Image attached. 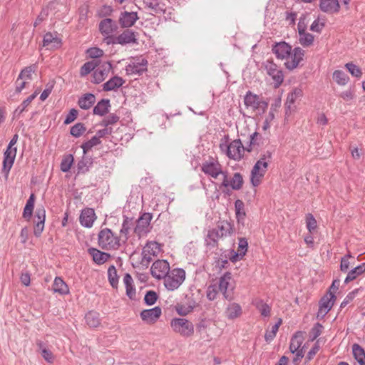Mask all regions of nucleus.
<instances>
[{"label": "nucleus", "mask_w": 365, "mask_h": 365, "mask_svg": "<svg viewBox=\"0 0 365 365\" xmlns=\"http://www.w3.org/2000/svg\"><path fill=\"white\" fill-rule=\"evenodd\" d=\"M352 352L354 359L359 365H365V351L364 349L357 344L352 346Z\"/></svg>", "instance_id": "58836bf2"}, {"label": "nucleus", "mask_w": 365, "mask_h": 365, "mask_svg": "<svg viewBox=\"0 0 365 365\" xmlns=\"http://www.w3.org/2000/svg\"><path fill=\"white\" fill-rule=\"evenodd\" d=\"M170 327L173 330L185 337H189L194 333L192 322L185 318H174L171 320Z\"/></svg>", "instance_id": "423d86ee"}, {"label": "nucleus", "mask_w": 365, "mask_h": 365, "mask_svg": "<svg viewBox=\"0 0 365 365\" xmlns=\"http://www.w3.org/2000/svg\"><path fill=\"white\" fill-rule=\"evenodd\" d=\"M333 79L339 86H345L349 81V77L343 71L336 70L333 73Z\"/></svg>", "instance_id": "37998d69"}, {"label": "nucleus", "mask_w": 365, "mask_h": 365, "mask_svg": "<svg viewBox=\"0 0 365 365\" xmlns=\"http://www.w3.org/2000/svg\"><path fill=\"white\" fill-rule=\"evenodd\" d=\"M243 178L240 173H235L230 180H228V173L225 171L223 173V179L222 183L220 185L219 188L231 187L232 190H239L243 185Z\"/></svg>", "instance_id": "9b49d317"}, {"label": "nucleus", "mask_w": 365, "mask_h": 365, "mask_svg": "<svg viewBox=\"0 0 365 365\" xmlns=\"http://www.w3.org/2000/svg\"><path fill=\"white\" fill-rule=\"evenodd\" d=\"M43 46H48L54 43L53 46H58L61 44V40L56 36H53L51 33H46L43 36Z\"/></svg>", "instance_id": "3c124183"}, {"label": "nucleus", "mask_w": 365, "mask_h": 365, "mask_svg": "<svg viewBox=\"0 0 365 365\" xmlns=\"http://www.w3.org/2000/svg\"><path fill=\"white\" fill-rule=\"evenodd\" d=\"M16 153V148L10 150L9 148H6L4 153L2 172L5 174L6 178H8L9 173L14 165Z\"/></svg>", "instance_id": "a211bd4d"}, {"label": "nucleus", "mask_w": 365, "mask_h": 365, "mask_svg": "<svg viewBox=\"0 0 365 365\" xmlns=\"http://www.w3.org/2000/svg\"><path fill=\"white\" fill-rule=\"evenodd\" d=\"M215 230H217V232L220 233L221 238L230 236L234 232L233 225L227 220L219 222Z\"/></svg>", "instance_id": "cd10ccee"}, {"label": "nucleus", "mask_w": 365, "mask_h": 365, "mask_svg": "<svg viewBox=\"0 0 365 365\" xmlns=\"http://www.w3.org/2000/svg\"><path fill=\"white\" fill-rule=\"evenodd\" d=\"M85 320L86 324L91 328L98 327L101 322L100 314L94 311L88 312L85 316Z\"/></svg>", "instance_id": "72a5a7b5"}, {"label": "nucleus", "mask_w": 365, "mask_h": 365, "mask_svg": "<svg viewBox=\"0 0 365 365\" xmlns=\"http://www.w3.org/2000/svg\"><path fill=\"white\" fill-rule=\"evenodd\" d=\"M98 245L106 250H117L120 247V237L109 228L101 229L98 235Z\"/></svg>", "instance_id": "7ed1b4c3"}, {"label": "nucleus", "mask_w": 365, "mask_h": 365, "mask_svg": "<svg viewBox=\"0 0 365 365\" xmlns=\"http://www.w3.org/2000/svg\"><path fill=\"white\" fill-rule=\"evenodd\" d=\"M257 309L259 311L262 316L267 317L270 314V307L263 301H259L256 304Z\"/></svg>", "instance_id": "4d7b16f0"}, {"label": "nucleus", "mask_w": 365, "mask_h": 365, "mask_svg": "<svg viewBox=\"0 0 365 365\" xmlns=\"http://www.w3.org/2000/svg\"><path fill=\"white\" fill-rule=\"evenodd\" d=\"M201 170L207 175L216 179L220 175L223 176L222 165L215 159L205 161L201 165Z\"/></svg>", "instance_id": "1a4fd4ad"}, {"label": "nucleus", "mask_w": 365, "mask_h": 365, "mask_svg": "<svg viewBox=\"0 0 365 365\" xmlns=\"http://www.w3.org/2000/svg\"><path fill=\"white\" fill-rule=\"evenodd\" d=\"M355 90L354 88H349L348 90L341 92L339 94V97L345 101H350L355 98Z\"/></svg>", "instance_id": "0e129e2a"}, {"label": "nucleus", "mask_w": 365, "mask_h": 365, "mask_svg": "<svg viewBox=\"0 0 365 365\" xmlns=\"http://www.w3.org/2000/svg\"><path fill=\"white\" fill-rule=\"evenodd\" d=\"M123 282L126 289V295L130 299H135V288L133 284V279L131 275L128 273H125L123 277Z\"/></svg>", "instance_id": "f704fd0d"}, {"label": "nucleus", "mask_w": 365, "mask_h": 365, "mask_svg": "<svg viewBox=\"0 0 365 365\" xmlns=\"http://www.w3.org/2000/svg\"><path fill=\"white\" fill-rule=\"evenodd\" d=\"M34 203H35V195L34 193L31 194L29 199L27 200V202L26 203V205L24 208L22 217L26 220L30 221L34 212Z\"/></svg>", "instance_id": "473e14b6"}, {"label": "nucleus", "mask_w": 365, "mask_h": 365, "mask_svg": "<svg viewBox=\"0 0 365 365\" xmlns=\"http://www.w3.org/2000/svg\"><path fill=\"white\" fill-rule=\"evenodd\" d=\"M161 314V308L155 307L152 309L143 310L140 315L143 322L147 324H153L160 318Z\"/></svg>", "instance_id": "412c9836"}, {"label": "nucleus", "mask_w": 365, "mask_h": 365, "mask_svg": "<svg viewBox=\"0 0 365 365\" xmlns=\"http://www.w3.org/2000/svg\"><path fill=\"white\" fill-rule=\"evenodd\" d=\"M133 225V218L123 216V222L121 229L120 230V233L121 235L125 237V240L128 239V234Z\"/></svg>", "instance_id": "79ce46f5"}, {"label": "nucleus", "mask_w": 365, "mask_h": 365, "mask_svg": "<svg viewBox=\"0 0 365 365\" xmlns=\"http://www.w3.org/2000/svg\"><path fill=\"white\" fill-rule=\"evenodd\" d=\"M306 224L307 230L311 233L317 228V220L310 213L306 215Z\"/></svg>", "instance_id": "e2e57ef3"}, {"label": "nucleus", "mask_w": 365, "mask_h": 365, "mask_svg": "<svg viewBox=\"0 0 365 365\" xmlns=\"http://www.w3.org/2000/svg\"><path fill=\"white\" fill-rule=\"evenodd\" d=\"M98 60H92L85 63L81 68L80 74L81 76H85L94 71L98 66Z\"/></svg>", "instance_id": "c03bdc74"}, {"label": "nucleus", "mask_w": 365, "mask_h": 365, "mask_svg": "<svg viewBox=\"0 0 365 365\" xmlns=\"http://www.w3.org/2000/svg\"><path fill=\"white\" fill-rule=\"evenodd\" d=\"M157 299V293L153 290L148 291L144 297V302L148 306L154 304Z\"/></svg>", "instance_id": "680f3d73"}, {"label": "nucleus", "mask_w": 365, "mask_h": 365, "mask_svg": "<svg viewBox=\"0 0 365 365\" xmlns=\"http://www.w3.org/2000/svg\"><path fill=\"white\" fill-rule=\"evenodd\" d=\"M112 68V64L107 61L102 63L93 73L92 82L96 84H98L103 81L105 78L108 76L109 72Z\"/></svg>", "instance_id": "6ab92c4d"}, {"label": "nucleus", "mask_w": 365, "mask_h": 365, "mask_svg": "<svg viewBox=\"0 0 365 365\" xmlns=\"http://www.w3.org/2000/svg\"><path fill=\"white\" fill-rule=\"evenodd\" d=\"M101 143V140L96 136H93L91 140L83 143L81 145V148L83 149V153L86 154L89 150L92 149L96 145H98Z\"/></svg>", "instance_id": "de8ad7c7"}, {"label": "nucleus", "mask_w": 365, "mask_h": 365, "mask_svg": "<svg viewBox=\"0 0 365 365\" xmlns=\"http://www.w3.org/2000/svg\"><path fill=\"white\" fill-rule=\"evenodd\" d=\"M345 68L354 77L361 78V76H362L361 69L352 62L346 63Z\"/></svg>", "instance_id": "5fc2aeb1"}, {"label": "nucleus", "mask_w": 365, "mask_h": 365, "mask_svg": "<svg viewBox=\"0 0 365 365\" xmlns=\"http://www.w3.org/2000/svg\"><path fill=\"white\" fill-rule=\"evenodd\" d=\"M120 118L115 113L109 114L106 118L103 119L101 125L104 127H108L110 125L116 123L119 120Z\"/></svg>", "instance_id": "bf43d9fd"}, {"label": "nucleus", "mask_w": 365, "mask_h": 365, "mask_svg": "<svg viewBox=\"0 0 365 365\" xmlns=\"http://www.w3.org/2000/svg\"><path fill=\"white\" fill-rule=\"evenodd\" d=\"M136 36V32L130 29H125L122 34L116 36V41L118 44L120 45L138 43V39Z\"/></svg>", "instance_id": "4be33fe9"}, {"label": "nucleus", "mask_w": 365, "mask_h": 365, "mask_svg": "<svg viewBox=\"0 0 365 365\" xmlns=\"http://www.w3.org/2000/svg\"><path fill=\"white\" fill-rule=\"evenodd\" d=\"M125 83V80L118 76H115L103 85L104 91H115Z\"/></svg>", "instance_id": "c756f323"}, {"label": "nucleus", "mask_w": 365, "mask_h": 365, "mask_svg": "<svg viewBox=\"0 0 365 365\" xmlns=\"http://www.w3.org/2000/svg\"><path fill=\"white\" fill-rule=\"evenodd\" d=\"M235 215H236V218L237 220V222H242L245 218L246 213L245 211L244 202L241 200H235Z\"/></svg>", "instance_id": "a19ab883"}, {"label": "nucleus", "mask_w": 365, "mask_h": 365, "mask_svg": "<svg viewBox=\"0 0 365 365\" xmlns=\"http://www.w3.org/2000/svg\"><path fill=\"white\" fill-rule=\"evenodd\" d=\"M88 252L92 256L93 260L98 264H104L110 257V254L93 247L89 248Z\"/></svg>", "instance_id": "c85d7f7f"}, {"label": "nucleus", "mask_w": 365, "mask_h": 365, "mask_svg": "<svg viewBox=\"0 0 365 365\" xmlns=\"http://www.w3.org/2000/svg\"><path fill=\"white\" fill-rule=\"evenodd\" d=\"M92 163H93L90 158L83 157L82 159L78 163V173H85L88 172Z\"/></svg>", "instance_id": "09e8293b"}, {"label": "nucleus", "mask_w": 365, "mask_h": 365, "mask_svg": "<svg viewBox=\"0 0 365 365\" xmlns=\"http://www.w3.org/2000/svg\"><path fill=\"white\" fill-rule=\"evenodd\" d=\"M282 320L279 319L278 322L272 326L270 331H267L264 335V339L267 341H272L276 336L279 326L282 324Z\"/></svg>", "instance_id": "864d4df0"}, {"label": "nucleus", "mask_w": 365, "mask_h": 365, "mask_svg": "<svg viewBox=\"0 0 365 365\" xmlns=\"http://www.w3.org/2000/svg\"><path fill=\"white\" fill-rule=\"evenodd\" d=\"M225 314L228 319H235L242 314V308L239 304L232 303L227 307Z\"/></svg>", "instance_id": "4c0bfd02"}, {"label": "nucleus", "mask_w": 365, "mask_h": 365, "mask_svg": "<svg viewBox=\"0 0 365 365\" xmlns=\"http://www.w3.org/2000/svg\"><path fill=\"white\" fill-rule=\"evenodd\" d=\"M110 108V103L109 99H101L98 101L96 106L93 109V113L94 115L104 116L109 112Z\"/></svg>", "instance_id": "7c9ffc66"}, {"label": "nucleus", "mask_w": 365, "mask_h": 365, "mask_svg": "<svg viewBox=\"0 0 365 365\" xmlns=\"http://www.w3.org/2000/svg\"><path fill=\"white\" fill-rule=\"evenodd\" d=\"M272 51L277 58L287 59L284 66L289 71L296 68L304 56V51L302 48L295 47L292 50V46L285 41L276 43L272 46Z\"/></svg>", "instance_id": "f257e3e1"}, {"label": "nucleus", "mask_w": 365, "mask_h": 365, "mask_svg": "<svg viewBox=\"0 0 365 365\" xmlns=\"http://www.w3.org/2000/svg\"><path fill=\"white\" fill-rule=\"evenodd\" d=\"M322 329H323V326L321 324H319V323L315 324L314 326L312 328V329L310 331L309 339L311 341L315 340L322 334Z\"/></svg>", "instance_id": "052dcab7"}, {"label": "nucleus", "mask_w": 365, "mask_h": 365, "mask_svg": "<svg viewBox=\"0 0 365 365\" xmlns=\"http://www.w3.org/2000/svg\"><path fill=\"white\" fill-rule=\"evenodd\" d=\"M222 150L226 149L227 155L233 160H240L243 157L244 152L247 150L248 152L252 150L251 148H245L240 139L232 141L229 145H220Z\"/></svg>", "instance_id": "0eeeda50"}, {"label": "nucleus", "mask_w": 365, "mask_h": 365, "mask_svg": "<svg viewBox=\"0 0 365 365\" xmlns=\"http://www.w3.org/2000/svg\"><path fill=\"white\" fill-rule=\"evenodd\" d=\"M86 131V127L83 123H78L71 128L70 133L76 137H80Z\"/></svg>", "instance_id": "6e6d98bb"}, {"label": "nucleus", "mask_w": 365, "mask_h": 365, "mask_svg": "<svg viewBox=\"0 0 365 365\" xmlns=\"http://www.w3.org/2000/svg\"><path fill=\"white\" fill-rule=\"evenodd\" d=\"M247 247H248V242H247V239L245 237L240 238L237 251L241 252L240 254V255H241V257H243L245 255V254L247 251Z\"/></svg>", "instance_id": "774afa93"}, {"label": "nucleus", "mask_w": 365, "mask_h": 365, "mask_svg": "<svg viewBox=\"0 0 365 365\" xmlns=\"http://www.w3.org/2000/svg\"><path fill=\"white\" fill-rule=\"evenodd\" d=\"M262 65L267 73L274 81L276 86L281 85L284 81V75L282 71L279 68L277 65L272 60H267Z\"/></svg>", "instance_id": "9d476101"}, {"label": "nucleus", "mask_w": 365, "mask_h": 365, "mask_svg": "<svg viewBox=\"0 0 365 365\" xmlns=\"http://www.w3.org/2000/svg\"><path fill=\"white\" fill-rule=\"evenodd\" d=\"M96 102V96L92 93H86L79 98L78 106L83 110L90 109Z\"/></svg>", "instance_id": "2f4dec72"}, {"label": "nucleus", "mask_w": 365, "mask_h": 365, "mask_svg": "<svg viewBox=\"0 0 365 365\" xmlns=\"http://www.w3.org/2000/svg\"><path fill=\"white\" fill-rule=\"evenodd\" d=\"M153 215L149 212H144L136 221L134 232L140 236L147 234L150 231V221Z\"/></svg>", "instance_id": "4468645a"}, {"label": "nucleus", "mask_w": 365, "mask_h": 365, "mask_svg": "<svg viewBox=\"0 0 365 365\" xmlns=\"http://www.w3.org/2000/svg\"><path fill=\"white\" fill-rule=\"evenodd\" d=\"M335 299L336 296L332 292L324 295L319 302V309L317 316H325L333 307Z\"/></svg>", "instance_id": "f3484780"}, {"label": "nucleus", "mask_w": 365, "mask_h": 365, "mask_svg": "<svg viewBox=\"0 0 365 365\" xmlns=\"http://www.w3.org/2000/svg\"><path fill=\"white\" fill-rule=\"evenodd\" d=\"M108 278L112 287L117 288L118 284V276L114 265L109 267L108 269Z\"/></svg>", "instance_id": "a18cd8bd"}, {"label": "nucleus", "mask_w": 365, "mask_h": 365, "mask_svg": "<svg viewBox=\"0 0 365 365\" xmlns=\"http://www.w3.org/2000/svg\"><path fill=\"white\" fill-rule=\"evenodd\" d=\"M148 61L143 58L140 62L133 63L126 66L125 71L127 74L141 75L147 71Z\"/></svg>", "instance_id": "a878e982"}, {"label": "nucleus", "mask_w": 365, "mask_h": 365, "mask_svg": "<svg viewBox=\"0 0 365 365\" xmlns=\"http://www.w3.org/2000/svg\"><path fill=\"white\" fill-rule=\"evenodd\" d=\"M319 9L327 14H336L339 11L340 5L338 0H319Z\"/></svg>", "instance_id": "b1692460"}, {"label": "nucleus", "mask_w": 365, "mask_h": 365, "mask_svg": "<svg viewBox=\"0 0 365 365\" xmlns=\"http://www.w3.org/2000/svg\"><path fill=\"white\" fill-rule=\"evenodd\" d=\"M38 93L36 91L34 93L30 95L26 99H25L20 106H19L14 110V115H19L21 114L27 106L32 102V101L36 97Z\"/></svg>", "instance_id": "49530a36"}, {"label": "nucleus", "mask_w": 365, "mask_h": 365, "mask_svg": "<svg viewBox=\"0 0 365 365\" xmlns=\"http://www.w3.org/2000/svg\"><path fill=\"white\" fill-rule=\"evenodd\" d=\"M73 162V157L72 155H68L64 158L61 163V170L63 173L68 172L71 169Z\"/></svg>", "instance_id": "13d9d810"}, {"label": "nucleus", "mask_w": 365, "mask_h": 365, "mask_svg": "<svg viewBox=\"0 0 365 365\" xmlns=\"http://www.w3.org/2000/svg\"><path fill=\"white\" fill-rule=\"evenodd\" d=\"M302 96V91L299 88L294 90L293 92L288 95L286 102V114L292 110V106L294 103L297 98Z\"/></svg>", "instance_id": "ea45409f"}, {"label": "nucleus", "mask_w": 365, "mask_h": 365, "mask_svg": "<svg viewBox=\"0 0 365 365\" xmlns=\"http://www.w3.org/2000/svg\"><path fill=\"white\" fill-rule=\"evenodd\" d=\"M299 43L304 47H307L311 46L314 41V36L309 33L304 32L303 34H299Z\"/></svg>", "instance_id": "603ef678"}, {"label": "nucleus", "mask_w": 365, "mask_h": 365, "mask_svg": "<svg viewBox=\"0 0 365 365\" xmlns=\"http://www.w3.org/2000/svg\"><path fill=\"white\" fill-rule=\"evenodd\" d=\"M232 274L230 272H225L219 279L217 287L222 293L226 299L231 300L232 299V291L234 287L230 284Z\"/></svg>", "instance_id": "f8f14e48"}, {"label": "nucleus", "mask_w": 365, "mask_h": 365, "mask_svg": "<svg viewBox=\"0 0 365 365\" xmlns=\"http://www.w3.org/2000/svg\"><path fill=\"white\" fill-rule=\"evenodd\" d=\"M185 279V272L180 268L169 270L168 275L164 278L165 287L170 291L178 289Z\"/></svg>", "instance_id": "39448f33"}, {"label": "nucleus", "mask_w": 365, "mask_h": 365, "mask_svg": "<svg viewBox=\"0 0 365 365\" xmlns=\"http://www.w3.org/2000/svg\"><path fill=\"white\" fill-rule=\"evenodd\" d=\"M86 53L90 58H94V60H97V58L101 57L103 55V51L98 48L93 47L88 48L86 51Z\"/></svg>", "instance_id": "338daca9"}, {"label": "nucleus", "mask_w": 365, "mask_h": 365, "mask_svg": "<svg viewBox=\"0 0 365 365\" xmlns=\"http://www.w3.org/2000/svg\"><path fill=\"white\" fill-rule=\"evenodd\" d=\"M272 158V153L266 151L264 153L261 155L260 158L256 162L255 165L252 168L251 171V183L254 187L258 186L262 178L264 177L267 167L268 163Z\"/></svg>", "instance_id": "f03ea898"}, {"label": "nucleus", "mask_w": 365, "mask_h": 365, "mask_svg": "<svg viewBox=\"0 0 365 365\" xmlns=\"http://www.w3.org/2000/svg\"><path fill=\"white\" fill-rule=\"evenodd\" d=\"M118 29V25L114 20L107 18L99 23V31L102 35L113 34Z\"/></svg>", "instance_id": "5701e85b"}, {"label": "nucleus", "mask_w": 365, "mask_h": 365, "mask_svg": "<svg viewBox=\"0 0 365 365\" xmlns=\"http://www.w3.org/2000/svg\"><path fill=\"white\" fill-rule=\"evenodd\" d=\"M365 272V262L356 266L348 272V274L344 280L345 284L354 280L358 276Z\"/></svg>", "instance_id": "e433bc0d"}, {"label": "nucleus", "mask_w": 365, "mask_h": 365, "mask_svg": "<svg viewBox=\"0 0 365 365\" xmlns=\"http://www.w3.org/2000/svg\"><path fill=\"white\" fill-rule=\"evenodd\" d=\"M52 289L53 292L58 293L62 295L67 294L69 292L68 285L61 277H58L55 278L52 286Z\"/></svg>", "instance_id": "c9c22d12"}, {"label": "nucleus", "mask_w": 365, "mask_h": 365, "mask_svg": "<svg viewBox=\"0 0 365 365\" xmlns=\"http://www.w3.org/2000/svg\"><path fill=\"white\" fill-rule=\"evenodd\" d=\"M219 289L217 284H211L207 289V297L209 300L212 301L216 299Z\"/></svg>", "instance_id": "69168bd1"}, {"label": "nucleus", "mask_w": 365, "mask_h": 365, "mask_svg": "<svg viewBox=\"0 0 365 365\" xmlns=\"http://www.w3.org/2000/svg\"><path fill=\"white\" fill-rule=\"evenodd\" d=\"M170 270V264L166 260H156L153 262L150 272L153 277L160 279H164Z\"/></svg>", "instance_id": "ddd939ff"}, {"label": "nucleus", "mask_w": 365, "mask_h": 365, "mask_svg": "<svg viewBox=\"0 0 365 365\" xmlns=\"http://www.w3.org/2000/svg\"><path fill=\"white\" fill-rule=\"evenodd\" d=\"M37 68L36 64H32L29 66L25 67L19 73V77L23 78L24 80H31L32 73H34Z\"/></svg>", "instance_id": "8fccbe9b"}, {"label": "nucleus", "mask_w": 365, "mask_h": 365, "mask_svg": "<svg viewBox=\"0 0 365 365\" xmlns=\"http://www.w3.org/2000/svg\"><path fill=\"white\" fill-rule=\"evenodd\" d=\"M96 219V214L92 208H86L82 210L79 220L82 226L91 227Z\"/></svg>", "instance_id": "393cba45"}, {"label": "nucleus", "mask_w": 365, "mask_h": 365, "mask_svg": "<svg viewBox=\"0 0 365 365\" xmlns=\"http://www.w3.org/2000/svg\"><path fill=\"white\" fill-rule=\"evenodd\" d=\"M46 220V210L43 206L38 207L35 212L34 223V234L36 237L41 236L44 229Z\"/></svg>", "instance_id": "2eb2a0df"}, {"label": "nucleus", "mask_w": 365, "mask_h": 365, "mask_svg": "<svg viewBox=\"0 0 365 365\" xmlns=\"http://www.w3.org/2000/svg\"><path fill=\"white\" fill-rule=\"evenodd\" d=\"M244 103L247 109H250L259 115L263 114L268 107V102L250 91L246 93L244 97Z\"/></svg>", "instance_id": "20e7f679"}, {"label": "nucleus", "mask_w": 365, "mask_h": 365, "mask_svg": "<svg viewBox=\"0 0 365 365\" xmlns=\"http://www.w3.org/2000/svg\"><path fill=\"white\" fill-rule=\"evenodd\" d=\"M139 19L137 12L123 11L120 13L118 22L122 28H130Z\"/></svg>", "instance_id": "aec40b11"}, {"label": "nucleus", "mask_w": 365, "mask_h": 365, "mask_svg": "<svg viewBox=\"0 0 365 365\" xmlns=\"http://www.w3.org/2000/svg\"><path fill=\"white\" fill-rule=\"evenodd\" d=\"M304 341L302 331H297L291 339L289 350L292 354H295L298 359L304 357V348L300 349Z\"/></svg>", "instance_id": "dca6fc26"}, {"label": "nucleus", "mask_w": 365, "mask_h": 365, "mask_svg": "<svg viewBox=\"0 0 365 365\" xmlns=\"http://www.w3.org/2000/svg\"><path fill=\"white\" fill-rule=\"evenodd\" d=\"M220 238V233L217 232V230H215V228L209 230L205 237V246L209 250L217 248L218 247V240Z\"/></svg>", "instance_id": "bb28decb"}, {"label": "nucleus", "mask_w": 365, "mask_h": 365, "mask_svg": "<svg viewBox=\"0 0 365 365\" xmlns=\"http://www.w3.org/2000/svg\"><path fill=\"white\" fill-rule=\"evenodd\" d=\"M160 245L155 241L148 242L142 250L141 264L148 266L160 252Z\"/></svg>", "instance_id": "6e6552de"}]
</instances>
